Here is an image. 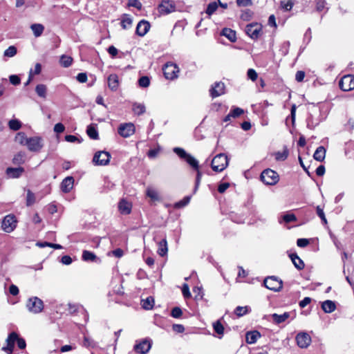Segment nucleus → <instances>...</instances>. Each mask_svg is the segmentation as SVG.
<instances>
[{
	"label": "nucleus",
	"instance_id": "1",
	"mask_svg": "<svg viewBox=\"0 0 354 354\" xmlns=\"http://www.w3.org/2000/svg\"><path fill=\"white\" fill-rule=\"evenodd\" d=\"M228 165V158L224 153L216 155L212 160L211 167L214 171H223Z\"/></svg>",
	"mask_w": 354,
	"mask_h": 354
},
{
	"label": "nucleus",
	"instance_id": "2",
	"mask_svg": "<svg viewBox=\"0 0 354 354\" xmlns=\"http://www.w3.org/2000/svg\"><path fill=\"white\" fill-rule=\"evenodd\" d=\"M262 182L268 185H273L277 183L279 177L278 174L272 169H265L261 174Z\"/></svg>",
	"mask_w": 354,
	"mask_h": 354
},
{
	"label": "nucleus",
	"instance_id": "3",
	"mask_svg": "<svg viewBox=\"0 0 354 354\" xmlns=\"http://www.w3.org/2000/svg\"><path fill=\"white\" fill-rule=\"evenodd\" d=\"M163 73L166 79L173 80L178 77L179 68L177 64L172 62H167L165 64Z\"/></svg>",
	"mask_w": 354,
	"mask_h": 354
},
{
	"label": "nucleus",
	"instance_id": "4",
	"mask_svg": "<svg viewBox=\"0 0 354 354\" xmlns=\"http://www.w3.org/2000/svg\"><path fill=\"white\" fill-rule=\"evenodd\" d=\"M193 169L197 171L196 174V182H195V187L194 189V194H195L200 185L201 177H202V173L198 170V160L192 156L191 154H189L187 158L185 160Z\"/></svg>",
	"mask_w": 354,
	"mask_h": 354
},
{
	"label": "nucleus",
	"instance_id": "5",
	"mask_svg": "<svg viewBox=\"0 0 354 354\" xmlns=\"http://www.w3.org/2000/svg\"><path fill=\"white\" fill-rule=\"evenodd\" d=\"M26 307L30 313L37 314L42 311L44 303L42 300L37 297H33L28 300Z\"/></svg>",
	"mask_w": 354,
	"mask_h": 354
},
{
	"label": "nucleus",
	"instance_id": "6",
	"mask_svg": "<svg viewBox=\"0 0 354 354\" xmlns=\"http://www.w3.org/2000/svg\"><path fill=\"white\" fill-rule=\"evenodd\" d=\"M263 283L268 289L274 292L280 291L283 286L282 281L274 276L266 277Z\"/></svg>",
	"mask_w": 354,
	"mask_h": 354
},
{
	"label": "nucleus",
	"instance_id": "7",
	"mask_svg": "<svg viewBox=\"0 0 354 354\" xmlns=\"http://www.w3.org/2000/svg\"><path fill=\"white\" fill-rule=\"evenodd\" d=\"M111 158V155L109 152L104 151H100L96 152L93 158V162L95 165H106Z\"/></svg>",
	"mask_w": 354,
	"mask_h": 354
},
{
	"label": "nucleus",
	"instance_id": "8",
	"mask_svg": "<svg viewBox=\"0 0 354 354\" xmlns=\"http://www.w3.org/2000/svg\"><path fill=\"white\" fill-rule=\"evenodd\" d=\"M16 226L17 220L15 216L9 214L4 217L1 224V227L4 232L10 233L15 229Z\"/></svg>",
	"mask_w": 354,
	"mask_h": 354
},
{
	"label": "nucleus",
	"instance_id": "9",
	"mask_svg": "<svg viewBox=\"0 0 354 354\" xmlns=\"http://www.w3.org/2000/svg\"><path fill=\"white\" fill-rule=\"evenodd\" d=\"M339 86L344 91H349L354 89V75H344L339 80Z\"/></svg>",
	"mask_w": 354,
	"mask_h": 354
},
{
	"label": "nucleus",
	"instance_id": "10",
	"mask_svg": "<svg viewBox=\"0 0 354 354\" xmlns=\"http://www.w3.org/2000/svg\"><path fill=\"white\" fill-rule=\"evenodd\" d=\"M297 346L301 348H307L311 343V337L306 332L299 333L295 337Z\"/></svg>",
	"mask_w": 354,
	"mask_h": 354
},
{
	"label": "nucleus",
	"instance_id": "11",
	"mask_svg": "<svg viewBox=\"0 0 354 354\" xmlns=\"http://www.w3.org/2000/svg\"><path fill=\"white\" fill-rule=\"evenodd\" d=\"M18 336L19 335L15 332L10 333L6 339L7 345L6 346H3L2 350L8 354H12L14 350L15 344L18 339Z\"/></svg>",
	"mask_w": 354,
	"mask_h": 354
},
{
	"label": "nucleus",
	"instance_id": "12",
	"mask_svg": "<svg viewBox=\"0 0 354 354\" xmlns=\"http://www.w3.org/2000/svg\"><path fill=\"white\" fill-rule=\"evenodd\" d=\"M26 146L31 151H39L43 147L42 139L37 136L28 138Z\"/></svg>",
	"mask_w": 354,
	"mask_h": 354
},
{
	"label": "nucleus",
	"instance_id": "13",
	"mask_svg": "<svg viewBox=\"0 0 354 354\" xmlns=\"http://www.w3.org/2000/svg\"><path fill=\"white\" fill-rule=\"evenodd\" d=\"M118 133L123 138H128L135 132V127L132 123L120 124L118 128Z\"/></svg>",
	"mask_w": 354,
	"mask_h": 354
},
{
	"label": "nucleus",
	"instance_id": "14",
	"mask_svg": "<svg viewBox=\"0 0 354 354\" xmlns=\"http://www.w3.org/2000/svg\"><path fill=\"white\" fill-rule=\"evenodd\" d=\"M151 347V343L149 340L142 339L137 342L134 346V350L140 354H147Z\"/></svg>",
	"mask_w": 354,
	"mask_h": 354
},
{
	"label": "nucleus",
	"instance_id": "15",
	"mask_svg": "<svg viewBox=\"0 0 354 354\" xmlns=\"http://www.w3.org/2000/svg\"><path fill=\"white\" fill-rule=\"evenodd\" d=\"M174 3L169 0H163L158 6V12L162 15H167L175 10Z\"/></svg>",
	"mask_w": 354,
	"mask_h": 354
},
{
	"label": "nucleus",
	"instance_id": "16",
	"mask_svg": "<svg viewBox=\"0 0 354 354\" xmlns=\"http://www.w3.org/2000/svg\"><path fill=\"white\" fill-rule=\"evenodd\" d=\"M261 30V26L258 24H251L248 25L245 28L247 35L252 39H257Z\"/></svg>",
	"mask_w": 354,
	"mask_h": 354
},
{
	"label": "nucleus",
	"instance_id": "17",
	"mask_svg": "<svg viewBox=\"0 0 354 354\" xmlns=\"http://www.w3.org/2000/svg\"><path fill=\"white\" fill-rule=\"evenodd\" d=\"M210 95L214 98L225 93V84L221 82H216L209 90Z\"/></svg>",
	"mask_w": 354,
	"mask_h": 354
},
{
	"label": "nucleus",
	"instance_id": "18",
	"mask_svg": "<svg viewBox=\"0 0 354 354\" xmlns=\"http://www.w3.org/2000/svg\"><path fill=\"white\" fill-rule=\"evenodd\" d=\"M150 24L146 20H141L136 26V32L140 37L145 36L150 29Z\"/></svg>",
	"mask_w": 354,
	"mask_h": 354
},
{
	"label": "nucleus",
	"instance_id": "19",
	"mask_svg": "<svg viewBox=\"0 0 354 354\" xmlns=\"http://www.w3.org/2000/svg\"><path fill=\"white\" fill-rule=\"evenodd\" d=\"M74 178L72 176L65 178L61 183V189L64 193L69 192L73 187Z\"/></svg>",
	"mask_w": 354,
	"mask_h": 354
},
{
	"label": "nucleus",
	"instance_id": "20",
	"mask_svg": "<svg viewBox=\"0 0 354 354\" xmlns=\"http://www.w3.org/2000/svg\"><path fill=\"white\" fill-rule=\"evenodd\" d=\"M109 88L115 91L119 86V79L116 74H111L107 79Z\"/></svg>",
	"mask_w": 354,
	"mask_h": 354
},
{
	"label": "nucleus",
	"instance_id": "21",
	"mask_svg": "<svg viewBox=\"0 0 354 354\" xmlns=\"http://www.w3.org/2000/svg\"><path fill=\"white\" fill-rule=\"evenodd\" d=\"M261 337V334L257 330L249 331L245 335V340L248 344H252L257 342Z\"/></svg>",
	"mask_w": 354,
	"mask_h": 354
},
{
	"label": "nucleus",
	"instance_id": "22",
	"mask_svg": "<svg viewBox=\"0 0 354 354\" xmlns=\"http://www.w3.org/2000/svg\"><path fill=\"white\" fill-rule=\"evenodd\" d=\"M289 257L294 264L295 267L299 270H301L304 268V261L297 256L295 253H292L289 254Z\"/></svg>",
	"mask_w": 354,
	"mask_h": 354
},
{
	"label": "nucleus",
	"instance_id": "23",
	"mask_svg": "<svg viewBox=\"0 0 354 354\" xmlns=\"http://www.w3.org/2000/svg\"><path fill=\"white\" fill-rule=\"evenodd\" d=\"M118 209L121 214H129L131 210V205L126 200L122 199L118 204Z\"/></svg>",
	"mask_w": 354,
	"mask_h": 354
},
{
	"label": "nucleus",
	"instance_id": "24",
	"mask_svg": "<svg viewBox=\"0 0 354 354\" xmlns=\"http://www.w3.org/2000/svg\"><path fill=\"white\" fill-rule=\"evenodd\" d=\"M290 313L286 312L281 315L274 313L271 315V317L275 324H279L286 322L290 317Z\"/></svg>",
	"mask_w": 354,
	"mask_h": 354
},
{
	"label": "nucleus",
	"instance_id": "25",
	"mask_svg": "<svg viewBox=\"0 0 354 354\" xmlns=\"http://www.w3.org/2000/svg\"><path fill=\"white\" fill-rule=\"evenodd\" d=\"M322 308L326 313H330L336 309V306L334 301L326 300L322 302Z\"/></svg>",
	"mask_w": 354,
	"mask_h": 354
},
{
	"label": "nucleus",
	"instance_id": "26",
	"mask_svg": "<svg viewBox=\"0 0 354 354\" xmlns=\"http://www.w3.org/2000/svg\"><path fill=\"white\" fill-rule=\"evenodd\" d=\"M24 169L22 167L12 168L8 167L6 169V174L10 178H19Z\"/></svg>",
	"mask_w": 354,
	"mask_h": 354
},
{
	"label": "nucleus",
	"instance_id": "27",
	"mask_svg": "<svg viewBox=\"0 0 354 354\" xmlns=\"http://www.w3.org/2000/svg\"><path fill=\"white\" fill-rule=\"evenodd\" d=\"M133 24L132 17L128 14H123L121 17V26L123 29H128Z\"/></svg>",
	"mask_w": 354,
	"mask_h": 354
},
{
	"label": "nucleus",
	"instance_id": "28",
	"mask_svg": "<svg viewBox=\"0 0 354 354\" xmlns=\"http://www.w3.org/2000/svg\"><path fill=\"white\" fill-rule=\"evenodd\" d=\"M158 250H157L158 254L161 257H164V256L167 255V252H168V248H167V242L166 239H163L162 241H160L158 243Z\"/></svg>",
	"mask_w": 354,
	"mask_h": 354
},
{
	"label": "nucleus",
	"instance_id": "29",
	"mask_svg": "<svg viewBox=\"0 0 354 354\" xmlns=\"http://www.w3.org/2000/svg\"><path fill=\"white\" fill-rule=\"evenodd\" d=\"M326 155V149L324 147L320 146L317 148L316 151L314 153L313 158L319 162H322L324 160Z\"/></svg>",
	"mask_w": 354,
	"mask_h": 354
},
{
	"label": "nucleus",
	"instance_id": "30",
	"mask_svg": "<svg viewBox=\"0 0 354 354\" xmlns=\"http://www.w3.org/2000/svg\"><path fill=\"white\" fill-rule=\"evenodd\" d=\"M82 259L84 261L94 262L96 261L98 258L93 252L88 250H84L82 252Z\"/></svg>",
	"mask_w": 354,
	"mask_h": 354
},
{
	"label": "nucleus",
	"instance_id": "31",
	"mask_svg": "<svg viewBox=\"0 0 354 354\" xmlns=\"http://www.w3.org/2000/svg\"><path fill=\"white\" fill-rule=\"evenodd\" d=\"M30 28L36 37L41 36L44 30V26L41 24H32Z\"/></svg>",
	"mask_w": 354,
	"mask_h": 354
},
{
	"label": "nucleus",
	"instance_id": "32",
	"mask_svg": "<svg viewBox=\"0 0 354 354\" xmlns=\"http://www.w3.org/2000/svg\"><path fill=\"white\" fill-rule=\"evenodd\" d=\"M222 35L226 37L230 41H234L236 39V32L230 28H223L222 30Z\"/></svg>",
	"mask_w": 354,
	"mask_h": 354
},
{
	"label": "nucleus",
	"instance_id": "33",
	"mask_svg": "<svg viewBox=\"0 0 354 354\" xmlns=\"http://www.w3.org/2000/svg\"><path fill=\"white\" fill-rule=\"evenodd\" d=\"M154 305V299L152 297H148L145 299L142 300V306L145 310H151Z\"/></svg>",
	"mask_w": 354,
	"mask_h": 354
},
{
	"label": "nucleus",
	"instance_id": "34",
	"mask_svg": "<svg viewBox=\"0 0 354 354\" xmlns=\"http://www.w3.org/2000/svg\"><path fill=\"white\" fill-rule=\"evenodd\" d=\"M288 156V150L286 147L283 148L282 151H277L274 153L275 160L277 161H283Z\"/></svg>",
	"mask_w": 354,
	"mask_h": 354
},
{
	"label": "nucleus",
	"instance_id": "35",
	"mask_svg": "<svg viewBox=\"0 0 354 354\" xmlns=\"http://www.w3.org/2000/svg\"><path fill=\"white\" fill-rule=\"evenodd\" d=\"M132 109L133 111L138 115L143 114L146 111L145 106L144 104L137 102L133 104Z\"/></svg>",
	"mask_w": 354,
	"mask_h": 354
},
{
	"label": "nucleus",
	"instance_id": "36",
	"mask_svg": "<svg viewBox=\"0 0 354 354\" xmlns=\"http://www.w3.org/2000/svg\"><path fill=\"white\" fill-rule=\"evenodd\" d=\"M73 62V58L70 56L63 55L61 56L59 63L64 68L69 67Z\"/></svg>",
	"mask_w": 354,
	"mask_h": 354
},
{
	"label": "nucleus",
	"instance_id": "37",
	"mask_svg": "<svg viewBox=\"0 0 354 354\" xmlns=\"http://www.w3.org/2000/svg\"><path fill=\"white\" fill-rule=\"evenodd\" d=\"M35 91L39 97L46 98V91H47V88H46V85H44L43 84L37 85V86L35 88Z\"/></svg>",
	"mask_w": 354,
	"mask_h": 354
},
{
	"label": "nucleus",
	"instance_id": "38",
	"mask_svg": "<svg viewBox=\"0 0 354 354\" xmlns=\"http://www.w3.org/2000/svg\"><path fill=\"white\" fill-rule=\"evenodd\" d=\"M213 328L214 331L219 335V338H221L224 333V327L221 322L218 320L213 324Z\"/></svg>",
	"mask_w": 354,
	"mask_h": 354
},
{
	"label": "nucleus",
	"instance_id": "39",
	"mask_svg": "<svg viewBox=\"0 0 354 354\" xmlns=\"http://www.w3.org/2000/svg\"><path fill=\"white\" fill-rule=\"evenodd\" d=\"M86 133L90 138L93 140H97L99 138V135L97 129L93 127L92 125H89L87 127Z\"/></svg>",
	"mask_w": 354,
	"mask_h": 354
},
{
	"label": "nucleus",
	"instance_id": "40",
	"mask_svg": "<svg viewBox=\"0 0 354 354\" xmlns=\"http://www.w3.org/2000/svg\"><path fill=\"white\" fill-rule=\"evenodd\" d=\"M15 140L22 145H27L28 138H27L24 133H18L15 137Z\"/></svg>",
	"mask_w": 354,
	"mask_h": 354
},
{
	"label": "nucleus",
	"instance_id": "41",
	"mask_svg": "<svg viewBox=\"0 0 354 354\" xmlns=\"http://www.w3.org/2000/svg\"><path fill=\"white\" fill-rule=\"evenodd\" d=\"M147 196L153 201H158L159 199L157 191L151 187H148L146 191Z\"/></svg>",
	"mask_w": 354,
	"mask_h": 354
},
{
	"label": "nucleus",
	"instance_id": "42",
	"mask_svg": "<svg viewBox=\"0 0 354 354\" xmlns=\"http://www.w3.org/2000/svg\"><path fill=\"white\" fill-rule=\"evenodd\" d=\"M17 53V48L15 46H9L3 53V55L8 57H12Z\"/></svg>",
	"mask_w": 354,
	"mask_h": 354
},
{
	"label": "nucleus",
	"instance_id": "43",
	"mask_svg": "<svg viewBox=\"0 0 354 354\" xmlns=\"http://www.w3.org/2000/svg\"><path fill=\"white\" fill-rule=\"evenodd\" d=\"M8 126L10 129L17 131L21 128V124L18 120L14 119L9 121Z\"/></svg>",
	"mask_w": 354,
	"mask_h": 354
},
{
	"label": "nucleus",
	"instance_id": "44",
	"mask_svg": "<svg viewBox=\"0 0 354 354\" xmlns=\"http://www.w3.org/2000/svg\"><path fill=\"white\" fill-rule=\"evenodd\" d=\"M249 308L248 306H237L234 310V313L238 317H241L246 315L248 313Z\"/></svg>",
	"mask_w": 354,
	"mask_h": 354
},
{
	"label": "nucleus",
	"instance_id": "45",
	"mask_svg": "<svg viewBox=\"0 0 354 354\" xmlns=\"http://www.w3.org/2000/svg\"><path fill=\"white\" fill-rule=\"evenodd\" d=\"M190 200H191V196H187L184 197L181 201L177 202L175 204V207H176V208L184 207L190 202Z\"/></svg>",
	"mask_w": 354,
	"mask_h": 354
},
{
	"label": "nucleus",
	"instance_id": "46",
	"mask_svg": "<svg viewBox=\"0 0 354 354\" xmlns=\"http://www.w3.org/2000/svg\"><path fill=\"white\" fill-rule=\"evenodd\" d=\"M218 8V4L216 2L214 1L207 5V9H206V13L211 16Z\"/></svg>",
	"mask_w": 354,
	"mask_h": 354
},
{
	"label": "nucleus",
	"instance_id": "47",
	"mask_svg": "<svg viewBox=\"0 0 354 354\" xmlns=\"http://www.w3.org/2000/svg\"><path fill=\"white\" fill-rule=\"evenodd\" d=\"M174 152L176 153L181 159L185 160L189 153H187L183 149L180 147H175Z\"/></svg>",
	"mask_w": 354,
	"mask_h": 354
},
{
	"label": "nucleus",
	"instance_id": "48",
	"mask_svg": "<svg viewBox=\"0 0 354 354\" xmlns=\"http://www.w3.org/2000/svg\"><path fill=\"white\" fill-rule=\"evenodd\" d=\"M253 15V12L252 10L247 9L242 11L241 15V19L243 21H250Z\"/></svg>",
	"mask_w": 354,
	"mask_h": 354
},
{
	"label": "nucleus",
	"instance_id": "49",
	"mask_svg": "<svg viewBox=\"0 0 354 354\" xmlns=\"http://www.w3.org/2000/svg\"><path fill=\"white\" fill-rule=\"evenodd\" d=\"M138 84L142 88H147L150 84V80L147 76H142L138 80Z\"/></svg>",
	"mask_w": 354,
	"mask_h": 354
},
{
	"label": "nucleus",
	"instance_id": "50",
	"mask_svg": "<svg viewBox=\"0 0 354 354\" xmlns=\"http://www.w3.org/2000/svg\"><path fill=\"white\" fill-rule=\"evenodd\" d=\"M35 202V194L30 191H27V196H26V205L28 206H30L32 204H34Z\"/></svg>",
	"mask_w": 354,
	"mask_h": 354
},
{
	"label": "nucleus",
	"instance_id": "51",
	"mask_svg": "<svg viewBox=\"0 0 354 354\" xmlns=\"http://www.w3.org/2000/svg\"><path fill=\"white\" fill-rule=\"evenodd\" d=\"M281 6L286 11L290 10L293 6L292 0H281Z\"/></svg>",
	"mask_w": 354,
	"mask_h": 354
},
{
	"label": "nucleus",
	"instance_id": "52",
	"mask_svg": "<svg viewBox=\"0 0 354 354\" xmlns=\"http://www.w3.org/2000/svg\"><path fill=\"white\" fill-rule=\"evenodd\" d=\"M24 158H25L24 153H23L21 152L18 153L13 158V162L15 164L20 165L24 162Z\"/></svg>",
	"mask_w": 354,
	"mask_h": 354
},
{
	"label": "nucleus",
	"instance_id": "53",
	"mask_svg": "<svg viewBox=\"0 0 354 354\" xmlns=\"http://www.w3.org/2000/svg\"><path fill=\"white\" fill-rule=\"evenodd\" d=\"M230 113V115H232V118H237L242 115L244 113V111L241 108L235 107L233 109H232Z\"/></svg>",
	"mask_w": 354,
	"mask_h": 354
},
{
	"label": "nucleus",
	"instance_id": "54",
	"mask_svg": "<svg viewBox=\"0 0 354 354\" xmlns=\"http://www.w3.org/2000/svg\"><path fill=\"white\" fill-rule=\"evenodd\" d=\"M127 6L129 7H134L138 10H141L142 3L139 0H129Z\"/></svg>",
	"mask_w": 354,
	"mask_h": 354
},
{
	"label": "nucleus",
	"instance_id": "55",
	"mask_svg": "<svg viewBox=\"0 0 354 354\" xmlns=\"http://www.w3.org/2000/svg\"><path fill=\"white\" fill-rule=\"evenodd\" d=\"M283 220L288 223L290 222L295 221L297 220V218L294 214H286L283 216Z\"/></svg>",
	"mask_w": 354,
	"mask_h": 354
},
{
	"label": "nucleus",
	"instance_id": "56",
	"mask_svg": "<svg viewBox=\"0 0 354 354\" xmlns=\"http://www.w3.org/2000/svg\"><path fill=\"white\" fill-rule=\"evenodd\" d=\"M317 214L319 216V217L322 219V221L324 222V224L327 223V220L326 218L324 210L322 208L320 207V206H317L316 208Z\"/></svg>",
	"mask_w": 354,
	"mask_h": 354
},
{
	"label": "nucleus",
	"instance_id": "57",
	"mask_svg": "<svg viewBox=\"0 0 354 354\" xmlns=\"http://www.w3.org/2000/svg\"><path fill=\"white\" fill-rule=\"evenodd\" d=\"M182 314V310L179 307H174L171 312V315L174 318H179Z\"/></svg>",
	"mask_w": 354,
	"mask_h": 354
},
{
	"label": "nucleus",
	"instance_id": "58",
	"mask_svg": "<svg viewBox=\"0 0 354 354\" xmlns=\"http://www.w3.org/2000/svg\"><path fill=\"white\" fill-rule=\"evenodd\" d=\"M316 10L318 12L322 11L326 6V1L324 0H315Z\"/></svg>",
	"mask_w": 354,
	"mask_h": 354
},
{
	"label": "nucleus",
	"instance_id": "59",
	"mask_svg": "<svg viewBox=\"0 0 354 354\" xmlns=\"http://www.w3.org/2000/svg\"><path fill=\"white\" fill-rule=\"evenodd\" d=\"M248 77L252 81H255L257 79V73L252 68H250L247 73Z\"/></svg>",
	"mask_w": 354,
	"mask_h": 354
},
{
	"label": "nucleus",
	"instance_id": "60",
	"mask_svg": "<svg viewBox=\"0 0 354 354\" xmlns=\"http://www.w3.org/2000/svg\"><path fill=\"white\" fill-rule=\"evenodd\" d=\"M9 80L10 83L15 86L19 85L21 82L19 77L16 75H11L9 77Z\"/></svg>",
	"mask_w": 354,
	"mask_h": 354
},
{
	"label": "nucleus",
	"instance_id": "61",
	"mask_svg": "<svg viewBox=\"0 0 354 354\" xmlns=\"http://www.w3.org/2000/svg\"><path fill=\"white\" fill-rule=\"evenodd\" d=\"M182 293L185 298H189L191 297L189 288L187 283L183 284L182 288Z\"/></svg>",
	"mask_w": 354,
	"mask_h": 354
},
{
	"label": "nucleus",
	"instance_id": "62",
	"mask_svg": "<svg viewBox=\"0 0 354 354\" xmlns=\"http://www.w3.org/2000/svg\"><path fill=\"white\" fill-rule=\"evenodd\" d=\"M236 4L239 6H250L252 5V0H236Z\"/></svg>",
	"mask_w": 354,
	"mask_h": 354
},
{
	"label": "nucleus",
	"instance_id": "63",
	"mask_svg": "<svg viewBox=\"0 0 354 354\" xmlns=\"http://www.w3.org/2000/svg\"><path fill=\"white\" fill-rule=\"evenodd\" d=\"M309 244V241L307 239H298L297 245L298 247L304 248Z\"/></svg>",
	"mask_w": 354,
	"mask_h": 354
},
{
	"label": "nucleus",
	"instance_id": "64",
	"mask_svg": "<svg viewBox=\"0 0 354 354\" xmlns=\"http://www.w3.org/2000/svg\"><path fill=\"white\" fill-rule=\"evenodd\" d=\"M76 78L78 82L84 83L87 81V75L85 73H80L77 75Z\"/></svg>",
	"mask_w": 354,
	"mask_h": 354
}]
</instances>
